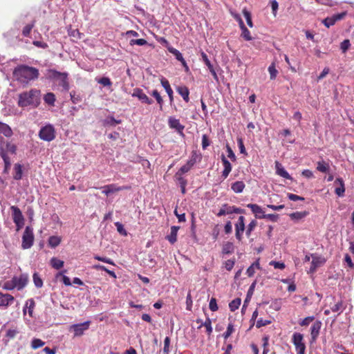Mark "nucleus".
Here are the masks:
<instances>
[{
	"instance_id": "nucleus-1",
	"label": "nucleus",
	"mask_w": 354,
	"mask_h": 354,
	"mask_svg": "<svg viewBox=\"0 0 354 354\" xmlns=\"http://www.w3.org/2000/svg\"><path fill=\"white\" fill-rule=\"evenodd\" d=\"M39 76V71L37 68L20 65L15 68L13 77L21 84H27L30 81L35 80Z\"/></svg>"
},
{
	"instance_id": "nucleus-2",
	"label": "nucleus",
	"mask_w": 354,
	"mask_h": 354,
	"mask_svg": "<svg viewBox=\"0 0 354 354\" xmlns=\"http://www.w3.org/2000/svg\"><path fill=\"white\" fill-rule=\"evenodd\" d=\"M40 91L37 89H31L19 95L18 105L20 107L28 106H37L39 104Z\"/></svg>"
},
{
	"instance_id": "nucleus-3",
	"label": "nucleus",
	"mask_w": 354,
	"mask_h": 354,
	"mask_svg": "<svg viewBox=\"0 0 354 354\" xmlns=\"http://www.w3.org/2000/svg\"><path fill=\"white\" fill-rule=\"evenodd\" d=\"M28 275L21 274L19 277H14L11 280L6 281L2 288L6 290H12L15 288L20 290L23 289L28 283Z\"/></svg>"
},
{
	"instance_id": "nucleus-4",
	"label": "nucleus",
	"mask_w": 354,
	"mask_h": 354,
	"mask_svg": "<svg viewBox=\"0 0 354 354\" xmlns=\"http://www.w3.org/2000/svg\"><path fill=\"white\" fill-rule=\"evenodd\" d=\"M48 77L64 90L68 91L69 89L68 73H60L55 70H50L48 71Z\"/></svg>"
},
{
	"instance_id": "nucleus-5",
	"label": "nucleus",
	"mask_w": 354,
	"mask_h": 354,
	"mask_svg": "<svg viewBox=\"0 0 354 354\" xmlns=\"http://www.w3.org/2000/svg\"><path fill=\"white\" fill-rule=\"evenodd\" d=\"M39 136L40 139L44 141L50 142L53 140L55 138V129L54 127L50 124L45 125L40 129Z\"/></svg>"
},
{
	"instance_id": "nucleus-6",
	"label": "nucleus",
	"mask_w": 354,
	"mask_h": 354,
	"mask_svg": "<svg viewBox=\"0 0 354 354\" xmlns=\"http://www.w3.org/2000/svg\"><path fill=\"white\" fill-rule=\"evenodd\" d=\"M292 342L295 346L297 354H305L306 345L304 342V336L299 333L292 335Z\"/></svg>"
},
{
	"instance_id": "nucleus-7",
	"label": "nucleus",
	"mask_w": 354,
	"mask_h": 354,
	"mask_svg": "<svg viewBox=\"0 0 354 354\" xmlns=\"http://www.w3.org/2000/svg\"><path fill=\"white\" fill-rule=\"evenodd\" d=\"M34 241V235H33V230L32 227L27 226L25 229L22 236V244L21 247L24 249L30 248L32 244Z\"/></svg>"
},
{
	"instance_id": "nucleus-8",
	"label": "nucleus",
	"mask_w": 354,
	"mask_h": 354,
	"mask_svg": "<svg viewBox=\"0 0 354 354\" xmlns=\"http://www.w3.org/2000/svg\"><path fill=\"white\" fill-rule=\"evenodd\" d=\"M326 262V259L324 257L319 256L317 254H312V261L311 266L309 269V272L313 273L315 272L317 268L323 266Z\"/></svg>"
},
{
	"instance_id": "nucleus-9",
	"label": "nucleus",
	"mask_w": 354,
	"mask_h": 354,
	"mask_svg": "<svg viewBox=\"0 0 354 354\" xmlns=\"http://www.w3.org/2000/svg\"><path fill=\"white\" fill-rule=\"evenodd\" d=\"M90 325V322H85L84 323L73 324L71 326L69 330L73 331L74 336H81L85 330H88Z\"/></svg>"
},
{
	"instance_id": "nucleus-10",
	"label": "nucleus",
	"mask_w": 354,
	"mask_h": 354,
	"mask_svg": "<svg viewBox=\"0 0 354 354\" xmlns=\"http://www.w3.org/2000/svg\"><path fill=\"white\" fill-rule=\"evenodd\" d=\"M245 230V218L243 216L239 217L237 223L235 224V236L239 241H241L243 233Z\"/></svg>"
},
{
	"instance_id": "nucleus-11",
	"label": "nucleus",
	"mask_w": 354,
	"mask_h": 354,
	"mask_svg": "<svg viewBox=\"0 0 354 354\" xmlns=\"http://www.w3.org/2000/svg\"><path fill=\"white\" fill-rule=\"evenodd\" d=\"M15 301V298L10 294L0 292V308L6 309Z\"/></svg>"
},
{
	"instance_id": "nucleus-12",
	"label": "nucleus",
	"mask_w": 354,
	"mask_h": 354,
	"mask_svg": "<svg viewBox=\"0 0 354 354\" xmlns=\"http://www.w3.org/2000/svg\"><path fill=\"white\" fill-rule=\"evenodd\" d=\"M346 15V12H342L339 14L335 15L330 17H326L323 20V24L327 27L329 28L331 26H333L336 21L342 19Z\"/></svg>"
},
{
	"instance_id": "nucleus-13",
	"label": "nucleus",
	"mask_w": 354,
	"mask_h": 354,
	"mask_svg": "<svg viewBox=\"0 0 354 354\" xmlns=\"http://www.w3.org/2000/svg\"><path fill=\"white\" fill-rule=\"evenodd\" d=\"M132 96L138 97L142 103L147 104H151L153 103V100L149 99L142 90L140 88L134 89Z\"/></svg>"
},
{
	"instance_id": "nucleus-14",
	"label": "nucleus",
	"mask_w": 354,
	"mask_h": 354,
	"mask_svg": "<svg viewBox=\"0 0 354 354\" xmlns=\"http://www.w3.org/2000/svg\"><path fill=\"white\" fill-rule=\"evenodd\" d=\"M168 124L171 129H174L179 133L183 134L185 127L180 123L179 120L174 117H169L168 119Z\"/></svg>"
},
{
	"instance_id": "nucleus-15",
	"label": "nucleus",
	"mask_w": 354,
	"mask_h": 354,
	"mask_svg": "<svg viewBox=\"0 0 354 354\" xmlns=\"http://www.w3.org/2000/svg\"><path fill=\"white\" fill-rule=\"evenodd\" d=\"M322 327V322L320 321H316L313 323L310 328V335L312 342H315L319 336V331Z\"/></svg>"
},
{
	"instance_id": "nucleus-16",
	"label": "nucleus",
	"mask_w": 354,
	"mask_h": 354,
	"mask_svg": "<svg viewBox=\"0 0 354 354\" xmlns=\"http://www.w3.org/2000/svg\"><path fill=\"white\" fill-rule=\"evenodd\" d=\"M102 189V193L106 196L109 194L117 192L121 190H123L124 187H118L114 184H111L108 185H105L101 188Z\"/></svg>"
},
{
	"instance_id": "nucleus-17",
	"label": "nucleus",
	"mask_w": 354,
	"mask_h": 354,
	"mask_svg": "<svg viewBox=\"0 0 354 354\" xmlns=\"http://www.w3.org/2000/svg\"><path fill=\"white\" fill-rule=\"evenodd\" d=\"M10 209L12 212V218L14 223L24 222V216L19 207L16 206H11Z\"/></svg>"
},
{
	"instance_id": "nucleus-18",
	"label": "nucleus",
	"mask_w": 354,
	"mask_h": 354,
	"mask_svg": "<svg viewBox=\"0 0 354 354\" xmlns=\"http://www.w3.org/2000/svg\"><path fill=\"white\" fill-rule=\"evenodd\" d=\"M35 306V302L33 299H29L26 301L25 306L23 308V314L25 315L28 311L30 317H32L33 310Z\"/></svg>"
},
{
	"instance_id": "nucleus-19",
	"label": "nucleus",
	"mask_w": 354,
	"mask_h": 354,
	"mask_svg": "<svg viewBox=\"0 0 354 354\" xmlns=\"http://www.w3.org/2000/svg\"><path fill=\"white\" fill-rule=\"evenodd\" d=\"M247 207H249L255 216L258 218H262V215L265 214V211L257 204H248Z\"/></svg>"
},
{
	"instance_id": "nucleus-20",
	"label": "nucleus",
	"mask_w": 354,
	"mask_h": 354,
	"mask_svg": "<svg viewBox=\"0 0 354 354\" xmlns=\"http://www.w3.org/2000/svg\"><path fill=\"white\" fill-rule=\"evenodd\" d=\"M335 185H337L335 192L339 196H342L345 192L344 180L341 178H337L335 180Z\"/></svg>"
},
{
	"instance_id": "nucleus-21",
	"label": "nucleus",
	"mask_w": 354,
	"mask_h": 354,
	"mask_svg": "<svg viewBox=\"0 0 354 354\" xmlns=\"http://www.w3.org/2000/svg\"><path fill=\"white\" fill-rule=\"evenodd\" d=\"M275 168H276V173H277V175H279V176L284 178H286V179H289V180L292 179L291 176L286 171V170L277 161L275 162Z\"/></svg>"
},
{
	"instance_id": "nucleus-22",
	"label": "nucleus",
	"mask_w": 354,
	"mask_h": 354,
	"mask_svg": "<svg viewBox=\"0 0 354 354\" xmlns=\"http://www.w3.org/2000/svg\"><path fill=\"white\" fill-rule=\"evenodd\" d=\"M221 160L223 162V165L224 166V169L222 172V176L224 178H226L230 171H232V165L230 162L226 159L224 155L221 156Z\"/></svg>"
},
{
	"instance_id": "nucleus-23",
	"label": "nucleus",
	"mask_w": 354,
	"mask_h": 354,
	"mask_svg": "<svg viewBox=\"0 0 354 354\" xmlns=\"http://www.w3.org/2000/svg\"><path fill=\"white\" fill-rule=\"evenodd\" d=\"M317 170L322 173H329L330 171V165L328 162H325L324 160H319L317 162Z\"/></svg>"
},
{
	"instance_id": "nucleus-24",
	"label": "nucleus",
	"mask_w": 354,
	"mask_h": 354,
	"mask_svg": "<svg viewBox=\"0 0 354 354\" xmlns=\"http://www.w3.org/2000/svg\"><path fill=\"white\" fill-rule=\"evenodd\" d=\"M179 227L172 226L169 235L167 236V239L171 243H174L177 240V232Z\"/></svg>"
},
{
	"instance_id": "nucleus-25",
	"label": "nucleus",
	"mask_w": 354,
	"mask_h": 354,
	"mask_svg": "<svg viewBox=\"0 0 354 354\" xmlns=\"http://www.w3.org/2000/svg\"><path fill=\"white\" fill-rule=\"evenodd\" d=\"M230 214H232V206H230L227 204H224L223 205H222L220 210L217 213V216H222Z\"/></svg>"
},
{
	"instance_id": "nucleus-26",
	"label": "nucleus",
	"mask_w": 354,
	"mask_h": 354,
	"mask_svg": "<svg viewBox=\"0 0 354 354\" xmlns=\"http://www.w3.org/2000/svg\"><path fill=\"white\" fill-rule=\"evenodd\" d=\"M0 133L3 134L6 137H10L12 134V131L8 124L0 122Z\"/></svg>"
},
{
	"instance_id": "nucleus-27",
	"label": "nucleus",
	"mask_w": 354,
	"mask_h": 354,
	"mask_svg": "<svg viewBox=\"0 0 354 354\" xmlns=\"http://www.w3.org/2000/svg\"><path fill=\"white\" fill-rule=\"evenodd\" d=\"M177 91L183 97V100L185 102H189V91L188 88L186 86H179V87H178Z\"/></svg>"
},
{
	"instance_id": "nucleus-28",
	"label": "nucleus",
	"mask_w": 354,
	"mask_h": 354,
	"mask_svg": "<svg viewBox=\"0 0 354 354\" xmlns=\"http://www.w3.org/2000/svg\"><path fill=\"white\" fill-rule=\"evenodd\" d=\"M231 188L235 193H241L245 188V184L243 181H236L232 183Z\"/></svg>"
},
{
	"instance_id": "nucleus-29",
	"label": "nucleus",
	"mask_w": 354,
	"mask_h": 354,
	"mask_svg": "<svg viewBox=\"0 0 354 354\" xmlns=\"http://www.w3.org/2000/svg\"><path fill=\"white\" fill-rule=\"evenodd\" d=\"M241 29L242 30L241 36L247 41H250L252 39V37L250 36V32L248 30V28L245 26L243 22L240 20L239 22Z\"/></svg>"
},
{
	"instance_id": "nucleus-30",
	"label": "nucleus",
	"mask_w": 354,
	"mask_h": 354,
	"mask_svg": "<svg viewBox=\"0 0 354 354\" xmlns=\"http://www.w3.org/2000/svg\"><path fill=\"white\" fill-rule=\"evenodd\" d=\"M255 286H256V282H253L251 286H250V288L248 291V293H247V297H246V299H245L244 301V304L243 306V308H242V312L244 310V309L246 308L247 306V304L248 302L250 301L252 294H253V292H254V288H255Z\"/></svg>"
},
{
	"instance_id": "nucleus-31",
	"label": "nucleus",
	"mask_w": 354,
	"mask_h": 354,
	"mask_svg": "<svg viewBox=\"0 0 354 354\" xmlns=\"http://www.w3.org/2000/svg\"><path fill=\"white\" fill-rule=\"evenodd\" d=\"M161 84L165 88L166 92L167 93L170 100L171 101L173 100V91L171 88L170 87L169 82L165 79L161 80Z\"/></svg>"
},
{
	"instance_id": "nucleus-32",
	"label": "nucleus",
	"mask_w": 354,
	"mask_h": 354,
	"mask_svg": "<svg viewBox=\"0 0 354 354\" xmlns=\"http://www.w3.org/2000/svg\"><path fill=\"white\" fill-rule=\"evenodd\" d=\"M14 171V178L15 180H20L22 178V166L20 164H15Z\"/></svg>"
},
{
	"instance_id": "nucleus-33",
	"label": "nucleus",
	"mask_w": 354,
	"mask_h": 354,
	"mask_svg": "<svg viewBox=\"0 0 354 354\" xmlns=\"http://www.w3.org/2000/svg\"><path fill=\"white\" fill-rule=\"evenodd\" d=\"M50 265L55 269L59 270L64 266V261L56 257H53L50 259Z\"/></svg>"
},
{
	"instance_id": "nucleus-34",
	"label": "nucleus",
	"mask_w": 354,
	"mask_h": 354,
	"mask_svg": "<svg viewBox=\"0 0 354 354\" xmlns=\"http://www.w3.org/2000/svg\"><path fill=\"white\" fill-rule=\"evenodd\" d=\"M61 237L57 236H51L48 239V244L51 248H55L59 245Z\"/></svg>"
},
{
	"instance_id": "nucleus-35",
	"label": "nucleus",
	"mask_w": 354,
	"mask_h": 354,
	"mask_svg": "<svg viewBox=\"0 0 354 354\" xmlns=\"http://www.w3.org/2000/svg\"><path fill=\"white\" fill-rule=\"evenodd\" d=\"M44 100L48 104L54 106L55 102V96L53 93H48L44 97Z\"/></svg>"
},
{
	"instance_id": "nucleus-36",
	"label": "nucleus",
	"mask_w": 354,
	"mask_h": 354,
	"mask_svg": "<svg viewBox=\"0 0 354 354\" xmlns=\"http://www.w3.org/2000/svg\"><path fill=\"white\" fill-rule=\"evenodd\" d=\"M234 249V245L231 242H227L223 245V252L225 254H230L233 252Z\"/></svg>"
},
{
	"instance_id": "nucleus-37",
	"label": "nucleus",
	"mask_w": 354,
	"mask_h": 354,
	"mask_svg": "<svg viewBox=\"0 0 354 354\" xmlns=\"http://www.w3.org/2000/svg\"><path fill=\"white\" fill-rule=\"evenodd\" d=\"M241 300L239 298H236V299L232 300L229 304V308H230V310L234 311L236 309H238L239 306L241 305Z\"/></svg>"
},
{
	"instance_id": "nucleus-38",
	"label": "nucleus",
	"mask_w": 354,
	"mask_h": 354,
	"mask_svg": "<svg viewBox=\"0 0 354 354\" xmlns=\"http://www.w3.org/2000/svg\"><path fill=\"white\" fill-rule=\"evenodd\" d=\"M32 278L35 286L38 288H41L43 286V281L39 275L35 272L33 274Z\"/></svg>"
},
{
	"instance_id": "nucleus-39",
	"label": "nucleus",
	"mask_w": 354,
	"mask_h": 354,
	"mask_svg": "<svg viewBox=\"0 0 354 354\" xmlns=\"http://www.w3.org/2000/svg\"><path fill=\"white\" fill-rule=\"evenodd\" d=\"M44 344V342H43L41 339L35 338L32 340L31 347L33 349H37L38 348L43 346Z\"/></svg>"
},
{
	"instance_id": "nucleus-40",
	"label": "nucleus",
	"mask_w": 354,
	"mask_h": 354,
	"mask_svg": "<svg viewBox=\"0 0 354 354\" xmlns=\"http://www.w3.org/2000/svg\"><path fill=\"white\" fill-rule=\"evenodd\" d=\"M168 50L173 54L178 61H183V57L179 50L173 47H169Z\"/></svg>"
},
{
	"instance_id": "nucleus-41",
	"label": "nucleus",
	"mask_w": 354,
	"mask_h": 354,
	"mask_svg": "<svg viewBox=\"0 0 354 354\" xmlns=\"http://www.w3.org/2000/svg\"><path fill=\"white\" fill-rule=\"evenodd\" d=\"M268 72L270 75V79L274 80L276 78L278 71L276 69L275 64L272 63L269 67H268Z\"/></svg>"
},
{
	"instance_id": "nucleus-42",
	"label": "nucleus",
	"mask_w": 354,
	"mask_h": 354,
	"mask_svg": "<svg viewBox=\"0 0 354 354\" xmlns=\"http://www.w3.org/2000/svg\"><path fill=\"white\" fill-rule=\"evenodd\" d=\"M306 216V213L305 212H294V213H292L290 214V217L291 218V219L296 220V221L300 220V219L304 218Z\"/></svg>"
},
{
	"instance_id": "nucleus-43",
	"label": "nucleus",
	"mask_w": 354,
	"mask_h": 354,
	"mask_svg": "<svg viewBox=\"0 0 354 354\" xmlns=\"http://www.w3.org/2000/svg\"><path fill=\"white\" fill-rule=\"evenodd\" d=\"M151 95L156 98L157 102L160 104V109H162L163 100L157 90L152 91Z\"/></svg>"
},
{
	"instance_id": "nucleus-44",
	"label": "nucleus",
	"mask_w": 354,
	"mask_h": 354,
	"mask_svg": "<svg viewBox=\"0 0 354 354\" xmlns=\"http://www.w3.org/2000/svg\"><path fill=\"white\" fill-rule=\"evenodd\" d=\"M257 225V222L254 220L252 221L249 225H248L247 230H246V235L247 236H250L251 234V232L254 230L255 227Z\"/></svg>"
},
{
	"instance_id": "nucleus-45",
	"label": "nucleus",
	"mask_w": 354,
	"mask_h": 354,
	"mask_svg": "<svg viewBox=\"0 0 354 354\" xmlns=\"http://www.w3.org/2000/svg\"><path fill=\"white\" fill-rule=\"evenodd\" d=\"M19 333L16 328H10L6 331V336L9 339H13Z\"/></svg>"
},
{
	"instance_id": "nucleus-46",
	"label": "nucleus",
	"mask_w": 354,
	"mask_h": 354,
	"mask_svg": "<svg viewBox=\"0 0 354 354\" xmlns=\"http://www.w3.org/2000/svg\"><path fill=\"white\" fill-rule=\"evenodd\" d=\"M243 14L244 15V17L246 19L248 25L252 28L253 26V24L252 21L251 15L249 11H248L246 9H244L243 10Z\"/></svg>"
},
{
	"instance_id": "nucleus-47",
	"label": "nucleus",
	"mask_w": 354,
	"mask_h": 354,
	"mask_svg": "<svg viewBox=\"0 0 354 354\" xmlns=\"http://www.w3.org/2000/svg\"><path fill=\"white\" fill-rule=\"evenodd\" d=\"M194 165V162L192 160L189 161L186 165L182 166L179 170L181 174L186 173L189 171L192 167Z\"/></svg>"
},
{
	"instance_id": "nucleus-48",
	"label": "nucleus",
	"mask_w": 354,
	"mask_h": 354,
	"mask_svg": "<svg viewBox=\"0 0 354 354\" xmlns=\"http://www.w3.org/2000/svg\"><path fill=\"white\" fill-rule=\"evenodd\" d=\"M147 43V41L144 39H131L129 42L131 46L138 45V46H144Z\"/></svg>"
},
{
	"instance_id": "nucleus-49",
	"label": "nucleus",
	"mask_w": 354,
	"mask_h": 354,
	"mask_svg": "<svg viewBox=\"0 0 354 354\" xmlns=\"http://www.w3.org/2000/svg\"><path fill=\"white\" fill-rule=\"evenodd\" d=\"M202 326H204L206 328L207 333L209 335L212 332V321L209 318H207L206 320L203 324H202Z\"/></svg>"
},
{
	"instance_id": "nucleus-50",
	"label": "nucleus",
	"mask_w": 354,
	"mask_h": 354,
	"mask_svg": "<svg viewBox=\"0 0 354 354\" xmlns=\"http://www.w3.org/2000/svg\"><path fill=\"white\" fill-rule=\"evenodd\" d=\"M169 345H170V338L169 337H166L164 340V348H163V353L164 354H169Z\"/></svg>"
},
{
	"instance_id": "nucleus-51",
	"label": "nucleus",
	"mask_w": 354,
	"mask_h": 354,
	"mask_svg": "<svg viewBox=\"0 0 354 354\" xmlns=\"http://www.w3.org/2000/svg\"><path fill=\"white\" fill-rule=\"evenodd\" d=\"M343 309V304L342 301H338L337 303L335 304L333 306H331L330 310L333 313H337L339 311H342Z\"/></svg>"
},
{
	"instance_id": "nucleus-52",
	"label": "nucleus",
	"mask_w": 354,
	"mask_h": 354,
	"mask_svg": "<svg viewBox=\"0 0 354 354\" xmlns=\"http://www.w3.org/2000/svg\"><path fill=\"white\" fill-rule=\"evenodd\" d=\"M237 143H238V146H239V149L240 150V152L241 153H243V154L247 155V152H246L244 144H243V139L241 138H237Z\"/></svg>"
},
{
	"instance_id": "nucleus-53",
	"label": "nucleus",
	"mask_w": 354,
	"mask_h": 354,
	"mask_svg": "<svg viewBox=\"0 0 354 354\" xmlns=\"http://www.w3.org/2000/svg\"><path fill=\"white\" fill-rule=\"evenodd\" d=\"M234 332V326L232 324H229L227 328V330L223 334V337L226 339H227L232 333Z\"/></svg>"
},
{
	"instance_id": "nucleus-54",
	"label": "nucleus",
	"mask_w": 354,
	"mask_h": 354,
	"mask_svg": "<svg viewBox=\"0 0 354 354\" xmlns=\"http://www.w3.org/2000/svg\"><path fill=\"white\" fill-rule=\"evenodd\" d=\"M210 145V140L207 135L204 134L202 137V147L205 149L208 146Z\"/></svg>"
},
{
	"instance_id": "nucleus-55",
	"label": "nucleus",
	"mask_w": 354,
	"mask_h": 354,
	"mask_svg": "<svg viewBox=\"0 0 354 354\" xmlns=\"http://www.w3.org/2000/svg\"><path fill=\"white\" fill-rule=\"evenodd\" d=\"M209 306V309L212 311H216L218 310L216 299L215 298L212 297L210 299Z\"/></svg>"
},
{
	"instance_id": "nucleus-56",
	"label": "nucleus",
	"mask_w": 354,
	"mask_h": 354,
	"mask_svg": "<svg viewBox=\"0 0 354 354\" xmlns=\"http://www.w3.org/2000/svg\"><path fill=\"white\" fill-rule=\"evenodd\" d=\"M201 57H202L203 61L204 62L205 65L207 66L208 69L213 66L212 64H211L210 61L209 60L207 55L204 52L201 53Z\"/></svg>"
},
{
	"instance_id": "nucleus-57",
	"label": "nucleus",
	"mask_w": 354,
	"mask_h": 354,
	"mask_svg": "<svg viewBox=\"0 0 354 354\" xmlns=\"http://www.w3.org/2000/svg\"><path fill=\"white\" fill-rule=\"evenodd\" d=\"M350 45H351V44H350L349 40H348V39L344 40L341 43V46H340V48H341L342 52L345 53L348 49V48L350 47Z\"/></svg>"
},
{
	"instance_id": "nucleus-58",
	"label": "nucleus",
	"mask_w": 354,
	"mask_h": 354,
	"mask_svg": "<svg viewBox=\"0 0 354 354\" xmlns=\"http://www.w3.org/2000/svg\"><path fill=\"white\" fill-rule=\"evenodd\" d=\"M34 24L26 25L23 29V35L26 37L28 36Z\"/></svg>"
},
{
	"instance_id": "nucleus-59",
	"label": "nucleus",
	"mask_w": 354,
	"mask_h": 354,
	"mask_svg": "<svg viewBox=\"0 0 354 354\" xmlns=\"http://www.w3.org/2000/svg\"><path fill=\"white\" fill-rule=\"evenodd\" d=\"M313 320H314L313 316L307 317L304 318L303 320H301V322L299 323V324L302 326H308L310 324V323L311 322H313Z\"/></svg>"
},
{
	"instance_id": "nucleus-60",
	"label": "nucleus",
	"mask_w": 354,
	"mask_h": 354,
	"mask_svg": "<svg viewBox=\"0 0 354 354\" xmlns=\"http://www.w3.org/2000/svg\"><path fill=\"white\" fill-rule=\"evenodd\" d=\"M270 265L273 266L276 269H283L285 268V264L282 262L274 261H272L270 262Z\"/></svg>"
},
{
	"instance_id": "nucleus-61",
	"label": "nucleus",
	"mask_w": 354,
	"mask_h": 354,
	"mask_svg": "<svg viewBox=\"0 0 354 354\" xmlns=\"http://www.w3.org/2000/svg\"><path fill=\"white\" fill-rule=\"evenodd\" d=\"M94 258L98 261H103L104 263H109V264H111V265H115L113 261L109 259V258H106V257H100L98 255H96L94 257Z\"/></svg>"
},
{
	"instance_id": "nucleus-62",
	"label": "nucleus",
	"mask_w": 354,
	"mask_h": 354,
	"mask_svg": "<svg viewBox=\"0 0 354 354\" xmlns=\"http://www.w3.org/2000/svg\"><path fill=\"white\" fill-rule=\"evenodd\" d=\"M98 82L104 86H108L111 85V82L110 79L108 77H102L99 80Z\"/></svg>"
},
{
	"instance_id": "nucleus-63",
	"label": "nucleus",
	"mask_w": 354,
	"mask_h": 354,
	"mask_svg": "<svg viewBox=\"0 0 354 354\" xmlns=\"http://www.w3.org/2000/svg\"><path fill=\"white\" fill-rule=\"evenodd\" d=\"M226 148L227 152V157L230 158L232 161L236 160V156L233 152L232 149L228 145H227Z\"/></svg>"
},
{
	"instance_id": "nucleus-64",
	"label": "nucleus",
	"mask_w": 354,
	"mask_h": 354,
	"mask_svg": "<svg viewBox=\"0 0 354 354\" xmlns=\"http://www.w3.org/2000/svg\"><path fill=\"white\" fill-rule=\"evenodd\" d=\"M301 175L303 176H304L305 178H314V174H313V171H311L309 169H304L301 172Z\"/></svg>"
}]
</instances>
